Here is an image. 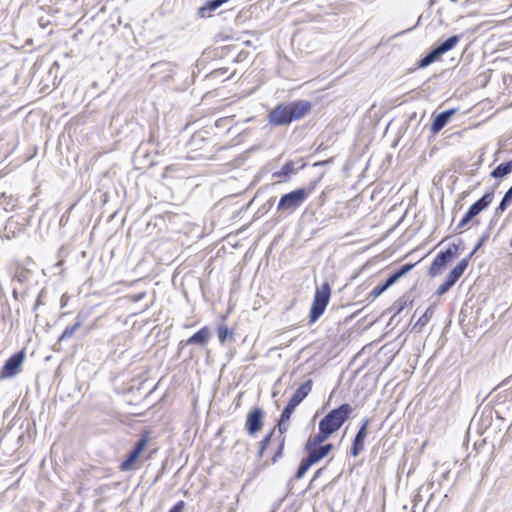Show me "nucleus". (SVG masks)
<instances>
[{
  "label": "nucleus",
  "mask_w": 512,
  "mask_h": 512,
  "mask_svg": "<svg viewBox=\"0 0 512 512\" xmlns=\"http://www.w3.org/2000/svg\"><path fill=\"white\" fill-rule=\"evenodd\" d=\"M311 107V103L307 100L281 103L268 113V121L273 126L289 125L293 121L300 120L307 115Z\"/></svg>",
  "instance_id": "1"
},
{
  "label": "nucleus",
  "mask_w": 512,
  "mask_h": 512,
  "mask_svg": "<svg viewBox=\"0 0 512 512\" xmlns=\"http://www.w3.org/2000/svg\"><path fill=\"white\" fill-rule=\"evenodd\" d=\"M353 412L350 404L344 403L329 411L319 422V427L330 436L338 431Z\"/></svg>",
  "instance_id": "2"
},
{
  "label": "nucleus",
  "mask_w": 512,
  "mask_h": 512,
  "mask_svg": "<svg viewBox=\"0 0 512 512\" xmlns=\"http://www.w3.org/2000/svg\"><path fill=\"white\" fill-rule=\"evenodd\" d=\"M331 295L329 283L324 282L321 287L316 289L312 306L309 313V323H315L324 313Z\"/></svg>",
  "instance_id": "3"
},
{
  "label": "nucleus",
  "mask_w": 512,
  "mask_h": 512,
  "mask_svg": "<svg viewBox=\"0 0 512 512\" xmlns=\"http://www.w3.org/2000/svg\"><path fill=\"white\" fill-rule=\"evenodd\" d=\"M314 187L315 184L309 189L299 188L284 194L278 202L277 210L289 212L295 211L304 203Z\"/></svg>",
  "instance_id": "4"
},
{
  "label": "nucleus",
  "mask_w": 512,
  "mask_h": 512,
  "mask_svg": "<svg viewBox=\"0 0 512 512\" xmlns=\"http://www.w3.org/2000/svg\"><path fill=\"white\" fill-rule=\"evenodd\" d=\"M459 246L457 244H450L448 248L444 251H441L434 258L433 262L430 265L428 274L430 277H435L439 275L443 268L458 255Z\"/></svg>",
  "instance_id": "5"
},
{
  "label": "nucleus",
  "mask_w": 512,
  "mask_h": 512,
  "mask_svg": "<svg viewBox=\"0 0 512 512\" xmlns=\"http://www.w3.org/2000/svg\"><path fill=\"white\" fill-rule=\"evenodd\" d=\"M24 358H25V352L23 350L13 354L4 363L1 373H0V377L2 379H5V378L14 377L16 374H18V372L20 371V366L22 365Z\"/></svg>",
  "instance_id": "6"
},
{
  "label": "nucleus",
  "mask_w": 512,
  "mask_h": 512,
  "mask_svg": "<svg viewBox=\"0 0 512 512\" xmlns=\"http://www.w3.org/2000/svg\"><path fill=\"white\" fill-rule=\"evenodd\" d=\"M263 418L264 412L261 408H254L248 413L245 426L249 435H254L261 430Z\"/></svg>",
  "instance_id": "7"
},
{
  "label": "nucleus",
  "mask_w": 512,
  "mask_h": 512,
  "mask_svg": "<svg viewBox=\"0 0 512 512\" xmlns=\"http://www.w3.org/2000/svg\"><path fill=\"white\" fill-rule=\"evenodd\" d=\"M176 65L171 62H158L151 66L153 75L159 76L162 82H169L173 79Z\"/></svg>",
  "instance_id": "8"
},
{
  "label": "nucleus",
  "mask_w": 512,
  "mask_h": 512,
  "mask_svg": "<svg viewBox=\"0 0 512 512\" xmlns=\"http://www.w3.org/2000/svg\"><path fill=\"white\" fill-rule=\"evenodd\" d=\"M333 448V444L327 443L319 447L311 448L310 450H305L307 452V456L305 458L312 465H315L324 459Z\"/></svg>",
  "instance_id": "9"
},
{
  "label": "nucleus",
  "mask_w": 512,
  "mask_h": 512,
  "mask_svg": "<svg viewBox=\"0 0 512 512\" xmlns=\"http://www.w3.org/2000/svg\"><path fill=\"white\" fill-rule=\"evenodd\" d=\"M494 192H486L480 199L473 203L467 212L475 218L479 213L485 210L493 201Z\"/></svg>",
  "instance_id": "10"
},
{
  "label": "nucleus",
  "mask_w": 512,
  "mask_h": 512,
  "mask_svg": "<svg viewBox=\"0 0 512 512\" xmlns=\"http://www.w3.org/2000/svg\"><path fill=\"white\" fill-rule=\"evenodd\" d=\"M455 111V109H449L436 115L431 124L430 131L433 134H437L438 132H440L447 125Z\"/></svg>",
  "instance_id": "11"
},
{
  "label": "nucleus",
  "mask_w": 512,
  "mask_h": 512,
  "mask_svg": "<svg viewBox=\"0 0 512 512\" xmlns=\"http://www.w3.org/2000/svg\"><path fill=\"white\" fill-rule=\"evenodd\" d=\"M313 382L311 379H308L304 383H302L297 390L294 392L292 397L290 398L289 402L294 404L295 406H298L311 392L312 390Z\"/></svg>",
  "instance_id": "12"
},
{
  "label": "nucleus",
  "mask_w": 512,
  "mask_h": 512,
  "mask_svg": "<svg viewBox=\"0 0 512 512\" xmlns=\"http://www.w3.org/2000/svg\"><path fill=\"white\" fill-rule=\"evenodd\" d=\"M228 0H209L203 6L198 9V16L201 18H208L212 16V13L216 11L222 4Z\"/></svg>",
  "instance_id": "13"
},
{
  "label": "nucleus",
  "mask_w": 512,
  "mask_h": 512,
  "mask_svg": "<svg viewBox=\"0 0 512 512\" xmlns=\"http://www.w3.org/2000/svg\"><path fill=\"white\" fill-rule=\"evenodd\" d=\"M209 336L210 331L208 327H203L199 331L194 333L191 337H189L186 340L185 345L197 344L204 346L208 342Z\"/></svg>",
  "instance_id": "14"
},
{
  "label": "nucleus",
  "mask_w": 512,
  "mask_h": 512,
  "mask_svg": "<svg viewBox=\"0 0 512 512\" xmlns=\"http://www.w3.org/2000/svg\"><path fill=\"white\" fill-rule=\"evenodd\" d=\"M329 437H330V435L326 431L321 429V427H319V432L314 436H310L308 438V440L306 441L305 450H310L311 448H315V447L324 445L323 443Z\"/></svg>",
  "instance_id": "15"
},
{
  "label": "nucleus",
  "mask_w": 512,
  "mask_h": 512,
  "mask_svg": "<svg viewBox=\"0 0 512 512\" xmlns=\"http://www.w3.org/2000/svg\"><path fill=\"white\" fill-rule=\"evenodd\" d=\"M85 320V316L82 314H78L75 319V323L71 326H68L64 329L62 334L59 336L58 341H64L74 335V333L83 325Z\"/></svg>",
  "instance_id": "16"
},
{
  "label": "nucleus",
  "mask_w": 512,
  "mask_h": 512,
  "mask_svg": "<svg viewBox=\"0 0 512 512\" xmlns=\"http://www.w3.org/2000/svg\"><path fill=\"white\" fill-rule=\"evenodd\" d=\"M396 283V280L389 275V277L382 283L373 288V290L370 292L369 296L372 299H376L379 297L382 293H384L389 287H391L393 284Z\"/></svg>",
  "instance_id": "17"
},
{
  "label": "nucleus",
  "mask_w": 512,
  "mask_h": 512,
  "mask_svg": "<svg viewBox=\"0 0 512 512\" xmlns=\"http://www.w3.org/2000/svg\"><path fill=\"white\" fill-rule=\"evenodd\" d=\"M460 37L458 35H453L441 42L436 46V49L439 51L441 56L445 54L446 52L452 50L457 43L459 42Z\"/></svg>",
  "instance_id": "18"
},
{
  "label": "nucleus",
  "mask_w": 512,
  "mask_h": 512,
  "mask_svg": "<svg viewBox=\"0 0 512 512\" xmlns=\"http://www.w3.org/2000/svg\"><path fill=\"white\" fill-rule=\"evenodd\" d=\"M512 172V159L508 162L499 164L492 172L494 178H502Z\"/></svg>",
  "instance_id": "19"
},
{
  "label": "nucleus",
  "mask_w": 512,
  "mask_h": 512,
  "mask_svg": "<svg viewBox=\"0 0 512 512\" xmlns=\"http://www.w3.org/2000/svg\"><path fill=\"white\" fill-rule=\"evenodd\" d=\"M512 203V186L506 191L498 207L495 209L494 217H498Z\"/></svg>",
  "instance_id": "20"
},
{
  "label": "nucleus",
  "mask_w": 512,
  "mask_h": 512,
  "mask_svg": "<svg viewBox=\"0 0 512 512\" xmlns=\"http://www.w3.org/2000/svg\"><path fill=\"white\" fill-rule=\"evenodd\" d=\"M440 57H441V54L435 47L428 54H426L423 58H421L419 60L418 67L425 68V67L429 66L430 64H432L433 62H435Z\"/></svg>",
  "instance_id": "21"
},
{
  "label": "nucleus",
  "mask_w": 512,
  "mask_h": 512,
  "mask_svg": "<svg viewBox=\"0 0 512 512\" xmlns=\"http://www.w3.org/2000/svg\"><path fill=\"white\" fill-rule=\"evenodd\" d=\"M366 437H362L360 435H355L352 445L350 448V454L353 457L358 456L364 450V442Z\"/></svg>",
  "instance_id": "22"
},
{
  "label": "nucleus",
  "mask_w": 512,
  "mask_h": 512,
  "mask_svg": "<svg viewBox=\"0 0 512 512\" xmlns=\"http://www.w3.org/2000/svg\"><path fill=\"white\" fill-rule=\"evenodd\" d=\"M296 172L295 163L293 161L286 162L279 171L274 172L273 176L278 178H286Z\"/></svg>",
  "instance_id": "23"
},
{
  "label": "nucleus",
  "mask_w": 512,
  "mask_h": 512,
  "mask_svg": "<svg viewBox=\"0 0 512 512\" xmlns=\"http://www.w3.org/2000/svg\"><path fill=\"white\" fill-rule=\"evenodd\" d=\"M434 314V307L429 306L424 314L417 320V322L414 325V329H418L420 331L432 318Z\"/></svg>",
  "instance_id": "24"
},
{
  "label": "nucleus",
  "mask_w": 512,
  "mask_h": 512,
  "mask_svg": "<svg viewBox=\"0 0 512 512\" xmlns=\"http://www.w3.org/2000/svg\"><path fill=\"white\" fill-rule=\"evenodd\" d=\"M139 454L136 451L131 450L128 453L126 460L120 464L121 471H128L132 468L133 464L138 460Z\"/></svg>",
  "instance_id": "25"
},
{
  "label": "nucleus",
  "mask_w": 512,
  "mask_h": 512,
  "mask_svg": "<svg viewBox=\"0 0 512 512\" xmlns=\"http://www.w3.org/2000/svg\"><path fill=\"white\" fill-rule=\"evenodd\" d=\"M30 271L22 266H17L13 275V280L20 284L28 281Z\"/></svg>",
  "instance_id": "26"
},
{
  "label": "nucleus",
  "mask_w": 512,
  "mask_h": 512,
  "mask_svg": "<svg viewBox=\"0 0 512 512\" xmlns=\"http://www.w3.org/2000/svg\"><path fill=\"white\" fill-rule=\"evenodd\" d=\"M219 341L224 344L227 340H233V330L227 326H219L217 328Z\"/></svg>",
  "instance_id": "27"
},
{
  "label": "nucleus",
  "mask_w": 512,
  "mask_h": 512,
  "mask_svg": "<svg viewBox=\"0 0 512 512\" xmlns=\"http://www.w3.org/2000/svg\"><path fill=\"white\" fill-rule=\"evenodd\" d=\"M415 264H405L401 266L398 270L394 271L391 276L396 280V282L404 275H406L409 271L413 269Z\"/></svg>",
  "instance_id": "28"
},
{
  "label": "nucleus",
  "mask_w": 512,
  "mask_h": 512,
  "mask_svg": "<svg viewBox=\"0 0 512 512\" xmlns=\"http://www.w3.org/2000/svg\"><path fill=\"white\" fill-rule=\"evenodd\" d=\"M311 466L313 465L306 458H303L296 471L295 479H301Z\"/></svg>",
  "instance_id": "29"
},
{
  "label": "nucleus",
  "mask_w": 512,
  "mask_h": 512,
  "mask_svg": "<svg viewBox=\"0 0 512 512\" xmlns=\"http://www.w3.org/2000/svg\"><path fill=\"white\" fill-rule=\"evenodd\" d=\"M406 305H407V300L404 298H399L398 300H396L393 303L391 310L394 311V315H398L404 310Z\"/></svg>",
  "instance_id": "30"
},
{
  "label": "nucleus",
  "mask_w": 512,
  "mask_h": 512,
  "mask_svg": "<svg viewBox=\"0 0 512 512\" xmlns=\"http://www.w3.org/2000/svg\"><path fill=\"white\" fill-rule=\"evenodd\" d=\"M473 256L472 255H468L467 257L461 259L459 261V263L454 267V269L460 274V275H463V273L465 272V270L467 269L468 267V264H469V261L470 259L472 258Z\"/></svg>",
  "instance_id": "31"
},
{
  "label": "nucleus",
  "mask_w": 512,
  "mask_h": 512,
  "mask_svg": "<svg viewBox=\"0 0 512 512\" xmlns=\"http://www.w3.org/2000/svg\"><path fill=\"white\" fill-rule=\"evenodd\" d=\"M296 407L297 406H295L291 402H288V404L284 407L280 418L283 419V421H289Z\"/></svg>",
  "instance_id": "32"
},
{
  "label": "nucleus",
  "mask_w": 512,
  "mask_h": 512,
  "mask_svg": "<svg viewBox=\"0 0 512 512\" xmlns=\"http://www.w3.org/2000/svg\"><path fill=\"white\" fill-rule=\"evenodd\" d=\"M454 285L446 278L445 281L437 288L436 295L447 293Z\"/></svg>",
  "instance_id": "33"
},
{
  "label": "nucleus",
  "mask_w": 512,
  "mask_h": 512,
  "mask_svg": "<svg viewBox=\"0 0 512 512\" xmlns=\"http://www.w3.org/2000/svg\"><path fill=\"white\" fill-rule=\"evenodd\" d=\"M147 437L146 436H142L136 443H135V446L133 447V451H136L139 455L143 452V450L145 449L146 445H147Z\"/></svg>",
  "instance_id": "34"
},
{
  "label": "nucleus",
  "mask_w": 512,
  "mask_h": 512,
  "mask_svg": "<svg viewBox=\"0 0 512 512\" xmlns=\"http://www.w3.org/2000/svg\"><path fill=\"white\" fill-rule=\"evenodd\" d=\"M272 434H273V430L260 441V448H259V455L260 456L263 455L264 450L266 449V447L270 443Z\"/></svg>",
  "instance_id": "35"
},
{
  "label": "nucleus",
  "mask_w": 512,
  "mask_h": 512,
  "mask_svg": "<svg viewBox=\"0 0 512 512\" xmlns=\"http://www.w3.org/2000/svg\"><path fill=\"white\" fill-rule=\"evenodd\" d=\"M369 423H370V419H368V418L363 419L362 423H361V426H360L358 432L356 433V435H360L362 437H366L367 436V429H368Z\"/></svg>",
  "instance_id": "36"
},
{
  "label": "nucleus",
  "mask_w": 512,
  "mask_h": 512,
  "mask_svg": "<svg viewBox=\"0 0 512 512\" xmlns=\"http://www.w3.org/2000/svg\"><path fill=\"white\" fill-rule=\"evenodd\" d=\"M489 238V233H485L483 234L480 239L478 240L477 244L475 245L474 249L469 253L470 255H474L478 249H480V247L488 240Z\"/></svg>",
  "instance_id": "37"
},
{
  "label": "nucleus",
  "mask_w": 512,
  "mask_h": 512,
  "mask_svg": "<svg viewBox=\"0 0 512 512\" xmlns=\"http://www.w3.org/2000/svg\"><path fill=\"white\" fill-rule=\"evenodd\" d=\"M472 219H474L473 216L466 212L465 215L460 220V222L458 223L456 230L464 228Z\"/></svg>",
  "instance_id": "38"
},
{
  "label": "nucleus",
  "mask_w": 512,
  "mask_h": 512,
  "mask_svg": "<svg viewBox=\"0 0 512 512\" xmlns=\"http://www.w3.org/2000/svg\"><path fill=\"white\" fill-rule=\"evenodd\" d=\"M462 275H460L454 268L447 275V279L455 285V283L460 279Z\"/></svg>",
  "instance_id": "39"
},
{
  "label": "nucleus",
  "mask_w": 512,
  "mask_h": 512,
  "mask_svg": "<svg viewBox=\"0 0 512 512\" xmlns=\"http://www.w3.org/2000/svg\"><path fill=\"white\" fill-rule=\"evenodd\" d=\"M284 442H285V437H282L281 442L278 447V450L276 451V453L274 454V456L272 458L273 463H275L278 458L282 457Z\"/></svg>",
  "instance_id": "40"
},
{
  "label": "nucleus",
  "mask_w": 512,
  "mask_h": 512,
  "mask_svg": "<svg viewBox=\"0 0 512 512\" xmlns=\"http://www.w3.org/2000/svg\"><path fill=\"white\" fill-rule=\"evenodd\" d=\"M288 422L289 421H283V419H281V418L279 419L278 430L281 435H283L284 433H286L288 431V428H289Z\"/></svg>",
  "instance_id": "41"
},
{
  "label": "nucleus",
  "mask_w": 512,
  "mask_h": 512,
  "mask_svg": "<svg viewBox=\"0 0 512 512\" xmlns=\"http://www.w3.org/2000/svg\"><path fill=\"white\" fill-rule=\"evenodd\" d=\"M324 470H325V467H321V468H319V469L314 473L313 478L311 479V481H310V483H309V486H308V488H309V489H310V488H312V487H313V485H314V483H315V481H316L319 477H321V475L323 474Z\"/></svg>",
  "instance_id": "42"
},
{
  "label": "nucleus",
  "mask_w": 512,
  "mask_h": 512,
  "mask_svg": "<svg viewBox=\"0 0 512 512\" xmlns=\"http://www.w3.org/2000/svg\"><path fill=\"white\" fill-rule=\"evenodd\" d=\"M184 501H179L177 502L168 512H181L182 509L184 508Z\"/></svg>",
  "instance_id": "43"
},
{
  "label": "nucleus",
  "mask_w": 512,
  "mask_h": 512,
  "mask_svg": "<svg viewBox=\"0 0 512 512\" xmlns=\"http://www.w3.org/2000/svg\"><path fill=\"white\" fill-rule=\"evenodd\" d=\"M226 72H227V69H224V68L216 69L211 72V76L216 78V77L224 75Z\"/></svg>",
  "instance_id": "44"
},
{
  "label": "nucleus",
  "mask_w": 512,
  "mask_h": 512,
  "mask_svg": "<svg viewBox=\"0 0 512 512\" xmlns=\"http://www.w3.org/2000/svg\"><path fill=\"white\" fill-rule=\"evenodd\" d=\"M13 297H14L15 299H18V292H17V290H16V289H13Z\"/></svg>",
  "instance_id": "45"
},
{
  "label": "nucleus",
  "mask_w": 512,
  "mask_h": 512,
  "mask_svg": "<svg viewBox=\"0 0 512 512\" xmlns=\"http://www.w3.org/2000/svg\"><path fill=\"white\" fill-rule=\"evenodd\" d=\"M325 163H326L325 161L317 162V163H315V166H318V165H324Z\"/></svg>",
  "instance_id": "46"
},
{
  "label": "nucleus",
  "mask_w": 512,
  "mask_h": 512,
  "mask_svg": "<svg viewBox=\"0 0 512 512\" xmlns=\"http://www.w3.org/2000/svg\"><path fill=\"white\" fill-rule=\"evenodd\" d=\"M5 197V194H1L0 195V199L4 198Z\"/></svg>",
  "instance_id": "47"
}]
</instances>
